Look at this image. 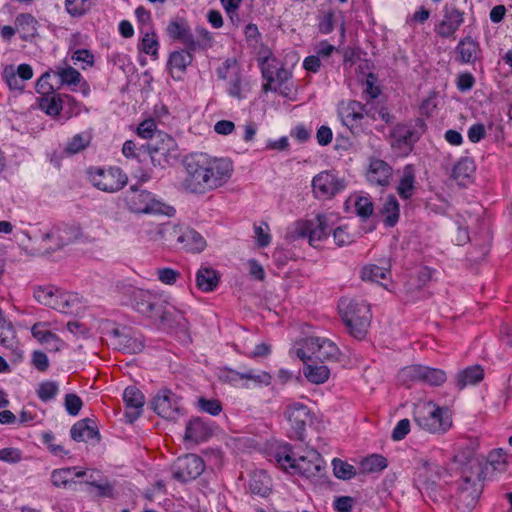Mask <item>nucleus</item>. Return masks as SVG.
<instances>
[{"instance_id": "473e14b6", "label": "nucleus", "mask_w": 512, "mask_h": 512, "mask_svg": "<svg viewBox=\"0 0 512 512\" xmlns=\"http://www.w3.org/2000/svg\"><path fill=\"white\" fill-rule=\"evenodd\" d=\"M206 242L204 238L195 230L184 226L182 235L180 236L179 249L189 252H201L205 248Z\"/></svg>"}, {"instance_id": "0eeeda50", "label": "nucleus", "mask_w": 512, "mask_h": 512, "mask_svg": "<svg viewBox=\"0 0 512 512\" xmlns=\"http://www.w3.org/2000/svg\"><path fill=\"white\" fill-rule=\"evenodd\" d=\"M296 354L304 362L307 359L335 362L339 359L340 350L327 338L308 337L304 340L303 348L297 349Z\"/></svg>"}, {"instance_id": "a19ab883", "label": "nucleus", "mask_w": 512, "mask_h": 512, "mask_svg": "<svg viewBox=\"0 0 512 512\" xmlns=\"http://www.w3.org/2000/svg\"><path fill=\"white\" fill-rule=\"evenodd\" d=\"M92 134L84 131L74 135L66 144L64 153L66 155H75L85 150L91 143Z\"/></svg>"}, {"instance_id": "ddd939ff", "label": "nucleus", "mask_w": 512, "mask_h": 512, "mask_svg": "<svg viewBox=\"0 0 512 512\" xmlns=\"http://www.w3.org/2000/svg\"><path fill=\"white\" fill-rule=\"evenodd\" d=\"M217 74L219 78L227 79L226 91L231 97L238 100L246 97L249 86L234 60H226L223 66L218 68Z\"/></svg>"}, {"instance_id": "a211bd4d", "label": "nucleus", "mask_w": 512, "mask_h": 512, "mask_svg": "<svg viewBox=\"0 0 512 512\" xmlns=\"http://www.w3.org/2000/svg\"><path fill=\"white\" fill-rule=\"evenodd\" d=\"M155 321H157L163 329L175 330L183 333H186L188 330L187 319L180 310L176 309V307L169 302V299H167L165 306L162 307Z\"/></svg>"}, {"instance_id": "338daca9", "label": "nucleus", "mask_w": 512, "mask_h": 512, "mask_svg": "<svg viewBox=\"0 0 512 512\" xmlns=\"http://www.w3.org/2000/svg\"><path fill=\"white\" fill-rule=\"evenodd\" d=\"M335 28V13L333 10L323 12L319 18L318 30L321 34H330Z\"/></svg>"}, {"instance_id": "6ab92c4d", "label": "nucleus", "mask_w": 512, "mask_h": 512, "mask_svg": "<svg viewBox=\"0 0 512 512\" xmlns=\"http://www.w3.org/2000/svg\"><path fill=\"white\" fill-rule=\"evenodd\" d=\"M463 22V12L456 7L446 5L443 9V19L436 24L435 32L442 38H453Z\"/></svg>"}, {"instance_id": "5701e85b", "label": "nucleus", "mask_w": 512, "mask_h": 512, "mask_svg": "<svg viewBox=\"0 0 512 512\" xmlns=\"http://www.w3.org/2000/svg\"><path fill=\"white\" fill-rule=\"evenodd\" d=\"M123 400L126 404L125 416L129 423H133L142 414L144 395L136 386H128L124 390Z\"/></svg>"}, {"instance_id": "37998d69", "label": "nucleus", "mask_w": 512, "mask_h": 512, "mask_svg": "<svg viewBox=\"0 0 512 512\" xmlns=\"http://www.w3.org/2000/svg\"><path fill=\"white\" fill-rule=\"evenodd\" d=\"M278 60L274 57H266L261 63V72L263 78L267 81L263 85L264 91L272 90L273 76L279 70Z\"/></svg>"}, {"instance_id": "58836bf2", "label": "nucleus", "mask_w": 512, "mask_h": 512, "mask_svg": "<svg viewBox=\"0 0 512 512\" xmlns=\"http://www.w3.org/2000/svg\"><path fill=\"white\" fill-rule=\"evenodd\" d=\"M484 377L483 369L476 365L468 367L458 373L456 377V386L461 390L467 385H475L479 383Z\"/></svg>"}, {"instance_id": "c85d7f7f", "label": "nucleus", "mask_w": 512, "mask_h": 512, "mask_svg": "<svg viewBox=\"0 0 512 512\" xmlns=\"http://www.w3.org/2000/svg\"><path fill=\"white\" fill-rule=\"evenodd\" d=\"M71 437L73 440L81 442V441H88L91 439H97L99 440L100 435L99 431L96 427V424L93 420L86 418L82 419L78 422H76L71 430Z\"/></svg>"}, {"instance_id": "6e6d98bb", "label": "nucleus", "mask_w": 512, "mask_h": 512, "mask_svg": "<svg viewBox=\"0 0 512 512\" xmlns=\"http://www.w3.org/2000/svg\"><path fill=\"white\" fill-rule=\"evenodd\" d=\"M361 467L365 472H378L387 467V459L381 455L373 454L361 462Z\"/></svg>"}, {"instance_id": "774afa93", "label": "nucleus", "mask_w": 512, "mask_h": 512, "mask_svg": "<svg viewBox=\"0 0 512 512\" xmlns=\"http://www.w3.org/2000/svg\"><path fill=\"white\" fill-rule=\"evenodd\" d=\"M64 405H65V409L69 415L77 416L83 406V402L78 395H76L74 393H69V394H66V396H65Z\"/></svg>"}, {"instance_id": "2eb2a0df", "label": "nucleus", "mask_w": 512, "mask_h": 512, "mask_svg": "<svg viewBox=\"0 0 512 512\" xmlns=\"http://www.w3.org/2000/svg\"><path fill=\"white\" fill-rule=\"evenodd\" d=\"M204 470V461L196 454H187L179 457L172 465L173 478L181 483L195 480Z\"/></svg>"}, {"instance_id": "864d4df0", "label": "nucleus", "mask_w": 512, "mask_h": 512, "mask_svg": "<svg viewBox=\"0 0 512 512\" xmlns=\"http://www.w3.org/2000/svg\"><path fill=\"white\" fill-rule=\"evenodd\" d=\"M365 114L372 120L381 119L385 123L392 122L393 116L388 112V109L380 104L367 103Z\"/></svg>"}, {"instance_id": "6e6552de", "label": "nucleus", "mask_w": 512, "mask_h": 512, "mask_svg": "<svg viewBox=\"0 0 512 512\" xmlns=\"http://www.w3.org/2000/svg\"><path fill=\"white\" fill-rule=\"evenodd\" d=\"M87 174L95 188L108 193L121 190L128 182L127 175L119 167H91Z\"/></svg>"}, {"instance_id": "4d7b16f0", "label": "nucleus", "mask_w": 512, "mask_h": 512, "mask_svg": "<svg viewBox=\"0 0 512 512\" xmlns=\"http://www.w3.org/2000/svg\"><path fill=\"white\" fill-rule=\"evenodd\" d=\"M333 472L338 479L349 480L356 475L354 466L342 461L341 459H333Z\"/></svg>"}, {"instance_id": "bf43d9fd", "label": "nucleus", "mask_w": 512, "mask_h": 512, "mask_svg": "<svg viewBox=\"0 0 512 512\" xmlns=\"http://www.w3.org/2000/svg\"><path fill=\"white\" fill-rule=\"evenodd\" d=\"M59 392V385L54 381H44L39 384L37 396L43 402L52 400Z\"/></svg>"}, {"instance_id": "bb28decb", "label": "nucleus", "mask_w": 512, "mask_h": 512, "mask_svg": "<svg viewBox=\"0 0 512 512\" xmlns=\"http://www.w3.org/2000/svg\"><path fill=\"white\" fill-rule=\"evenodd\" d=\"M113 345L116 349L128 354H136L142 351L143 344L125 329H113Z\"/></svg>"}, {"instance_id": "dca6fc26", "label": "nucleus", "mask_w": 512, "mask_h": 512, "mask_svg": "<svg viewBox=\"0 0 512 512\" xmlns=\"http://www.w3.org/2000/svg\"><path fill=\"white\" fill-rule=\"evenodd\" d=\"M284 415L291 424V436L297 440H303L307 421L310 418L309 408L300 402H293L286 406Z\"/></svg>"}, {"instance_id": "f704fd0d", "label": "nucleus", "mask_w": 512, "mask_h": 512, "mask_svg": "<svg viewBox=\"0 0 512 512\" xmlns=\"http://www.w3.org/2000/svg\"><path fill=\"white\" fill-rule=\"evenodd\" d=\"M397 192L402 199H409L415 192V170L412 165H406L397 186Z\"/></svg>"}, {"instance_id": "69168bd1", "label": "nucleus", "mask_w": 512, "mask_h": 512, "mask_svg": "<svg viewBox=\"0 0 512 512\" xmlns=\"http://www.w3.org/2000/svg\"><path fill=\"white\" fill-rule=\"evenodd\" d=\"M43 443L47 446L48 450L55 456L68 455L69 451L66 450L61 444L56 443V438L51 432H46L42 435Z\"/></svg>"}, {"instance_id": "a878e982", "label": "nucleus", "mask_w": 512, "mask_h": 512, "mask_svg": "<svg viewBox=\"0 0 512 512\" xmlns=\"http://www.w3.org/2000/svg\"><path fill=\"white\" fill-rule=\"evenodd\" d=\"M167 32L172 39L181 41L191 51H196L200 47L199 42L194 39L184 21H171L167 27Z\"/></svg>"}, {"instance_id": "f03ea898", "label": "nucleus", "mask_w": 512, "mask_h": 512, "mask_svg": "<svg viewBox=\"0 0 512 512\" xmlns=\"http://www.w3.org/2000/svg\"><path fill=\"white\" fill-rule=\"evenodd\" d=\"M338 308L348 333L355 339L362 340L371 322L369 305L363 300L341 299Z\"/></svg>"}, {"instance_id": "c9c22d12", "label": "nucleus", "mask_w": 512, "mask_h": 512, "mask_svg": "<svg viewBox=\"0 0 512 512\" xmlns=\"http://www.w3.org/2000/svg\"><path fill=\"white\" fill-rule=\"evenodd\" d=\"M15 26L23 40L34 37L37 32V21L28 13L19 14L15 19Z\"/></svg>"}, {"instance_id": "39448f33", "label": "nucleus", "mask_w": 512, "mask_h": 512, "mask_svg": "<svg viewBox=\"0 0 512 512\" xmlns=\"http://www.w3.org/2000/svg\"><path fill=\"white\" fill-rule=\"evenodd\" d=\"M483 483L478 473L463 474L455 482V491L452 495L456 508L461 512L472 511L480 498Z\"/></svg>"}, {"instance_id": "9d476101", "label": "nucleus", "mask_w": 512, "mask_h": 512, "mask_svg": "<svg viewBox=\"0 0 512 512\" xmlns=\"http://www.w3.org/2000/svg\"><path fill=\"white\" fill-rule=\"evenodd\" d=\"M277 461L285 469L289 467L305 477L316 476L323 464L321 455L314 449L308 450L306 455L298 458H293L290 454H278Z\"/></svg>"}, {"instance_id": "393cba45", "label": "nucleus", "mask_w": 512, "mask_h": 512, "mask_svg": "<svg viewBox=\"0 0 512 512\" xmlns=\"http://www.w3.org/2000/svg\"><path fill=\"white\" fill-rule=\"evenodd\" d=\"M49 322H37L31 328L32 336L49 351H59L63 342L49 329Z\"/></svg>"}, {"instance_id": "7c9ffc66", "label": "nucleus", "mask_w": 512, "mask_h": 512, "mask_svg": "<svg viewBox=\"0 0 512 512\" xmlns=\"http://www.w3.org/2000/svg\"><path fill=\"white\" fill-rule=\"evenodd\" d=\"M183 229V225H177L171 222L158 225L155 240H162L165 244L178 248Z\"/></svg>"}, {"instance_id": "13d9d810", "label": "nucleus", "mask_w": 512, "mask_h": 512, "mask_svg": "<svg viewBox=\"0 0 512 512\" xmlns=\"http://www.w3.org/2000/svg\"><path fill=\"white\" fill-rule=\"evenodd\" d=\"M53 73L59 76L61 82L63 84H67L69 86H76L81 80V74L79 71L74 69L73 67L60 68L57 67Z\"/></svg>"}, {"instance_id": "20e7f679", "label": "nucleus", "mask_w": 512, "mask_h": 512, "mask_svg": "<svg viewBox=\"0 0 512 512\" xmlns=\"http://www.w3.org/2000/svg\"><path fill=\"white\" fill-rule=\"evenodd\" d=\"M125 203L128 209L138 214H163L173 216L175 209L144 189L134 185L125 194Z\"/></svg>"}, {"instance_id": "4c0bfd02", "label": "nucleus", "mask_w": 512, "mask_h": 512, "mask_svg": "<svg viewBox=\"0 0 512 512\" xmlns=\"http://www.w3.org/2000/svg\"><path fill=\"white\" fill-rule=\"evenodd\" d=\"M189 49L174 51L170 54L168 59V66L171 72L173 73L175 70L184 73L188 65L193 61V53Z\"/></svg>"}, {"instance_id": "f3484780", "label": "nucleus", "mask_w": 512, "mask_h": 512, "mask_svg": "<svg viewBox=\"0 0 512 512\" xmlns=\"http://www.w3.org/2000/svg\"><path fill=\"white\" fill-rule=\"evenodd\" d=\"M445 474V469L432 461L423 460L417 469V482L427 493L435 492Z\"/></svg>"}, {"instance_id": "8fccbe9b", "label": "nucleus", "mask_w": 512, "mask_h": 512, "mask_svg": "<svg viewBox=\"0 0 512 512\" xmlns=\"http://www.w3.org/2000/svg\"><path fill=\"white\" fill-rule=\"evenodd\" d=\"M159 43L154 32L146 31L139 44V49L145 54L151 55L154 58L158 57Z\"/></svg>"}, {"instance_id": "680f3d73", "label": "nucleus", "mask_w": 512, "mask_h": 512, "mask_svg": "<svg viewBox=\"0 0 512 512\" xmlns=\"http://www.w3.org/2000/svg\"><path fill=\"white\" fill-rule=\"evenodd\" d=\"M2 77L10 89L23 90L25 87L24 81L19 78L12 65H8L4 68Z\"/></svg>"}, {"instance_id": "1a4fd4ad", "label": "nucleus", "mask_w": 512, "mask_h": 512, "mask_svg": "<svg viewBox=\"0 0 512 512\" xmlns=\"http://www.w3.org/2000/svg\"><path fill=\"white\" fill-rule=\"evenodd\" d=\"M148 153L154 166L165 167L177 159V143L165 132H158L147 144Z\"/></svg>"}, {"instance_id": "aec40b11", "label": "nucleus", "mask_w": 512, "mask_h": 512, "mask_svg": "<svg viewBox=\"0 0 512 512\" xmlns=\"http://www.w3.org/2000/svg\"><path fill=\"white\" fill-rule=\"evenodd\" d=\"M152 409L161 417L175 419L179 413L178 398L170 390H161L151 402Z\"/></svg>"}, {"instance_id": "7ed1b4c3", "label": "nucleus", "mask_w": 512, "mask_h": 512, "mask_svg": "<svg viewBox=\"0 0 512 512\" xmlns=\"http://www.w3.org/2000/svg\"><path fill=\"white\" fill-rule=\"evenodd\" d=\"M414 421L420 428L430 433H445L452 426L450 410L431 401L415 406Z\"/></svg>"}, {"instance_id": "3c124183", "label": "nucleus", "mask_w": 512, "mask_h": 512, "mask_svg": "<svg viewBox=\"0 0 512 512\" xmlns=\"http://www.w3.org/2000/svg\"><path fill=\"white\" fill-rule=\"evenodd\" d=\"M76 469V467H72L53 470L51 473V482L53 486L57 488H67L71 483H74L71 480L70 475L73 470Z\"/></svg>"}, {"instance_id": "de8ad7c7", "label": "nucleus", "mask_w": 512, "mask_h": 512, "mask_svg": "<svg viewBox=\"0 0 512 512\" xmlns=\"http://www.w3.org/2000/svg\"><path fill=\"white\" fill-rule=\"evenodd\" d=\"M231 379H235L236 377H239L240 379H246V380H252L258 385H265L268 386L271 383V375L267 372H259L255 373L253 370H248L246 372H236L231 370Z\"/></svg>"}, {"instance_id": "49530a36", "label": "nucleus", "mask_w": 512, "mask_h": 512, "mask_svg": "<svg viewBox=\"0 0 512 512\" xmlns=\"http://www.w3.org/2000/svg\"><path fill=\"white\" fill-rule=\"evenodd\" d=\"M62 305H56V310L64 314L77 313L81 307L79 297L75 293L66 292L62 294Z\"/></svg>"}, {"instance_id": "9b49d317", "label": "nucleus", "mask_w": 512, "mask_h": 512, "mask_svg": "<svg viewBox=\"0 0 512 512\" xmlns=\"http://www.w3.org/2000/svg\"><path fill=\"white\" fill-rule=\"evenodd\" d=\"M329 220L327 215L318 214L315 220L297 221L294 225V236L297 238L308 237L309 244L316 246L318 242L328 237L331 230Z\"/></svg>"}, {"instance_id": "e433bc0d", "label": "nucleus", "mask_w": 512, "mask_h": 512, "mask_svg": "<svg viewBox=\"0 0 512 512\" xmlns=\"http://www.w3.org/2000/svg\"><path fill=\"white\" fill-rule=\"evenodd\" d=\"M381 213L384 217L383 221L385 226L394 227L397 224L400 215V205L397 198L394 195L387 196L383 204Z\"/></svg>"}, {"instance_id": "ea45409f", "label": "nucleus", "mask_w": 512, "mask_h": 512, "mask_svg": "<svg viewBox=\"0 0 512 512\" xmlns=\"http://www.w3.org/2000/svg\"><path fill=\"white\" fill-rule=\"evenodd\" d=\"M68 97L67 95L55 93L39 97V107L47 115L58 116L63 108V99Z\"/></svg>"}, {"instance_id": "b1692460", "label": "nucleus", "mask_w": 512, "mask_h": 512, "mask_svg": "<svg viewBox=\"0 0 512 512\" xmlns=\"http://www.w3.org/2000/svg\"><path fill=\"white\" fill-rule=\"evenodd\" d=\"M392 167L381 159H372L367 170V180L370 184L386 187L392 177Z\"/></svg>"}, {"instance_id": "5fc2aeb1", "label": "nucleus", "mask_w": 512, "mask_h": 512, "mask_svg": "<svg viewBox=\"0 0 512 512\" xmlns=\"http://www.w3.org/2000/svg\"><path fill=\"white\" fill-rule=\"evenodd\" d=\"M388 275V269L377 265L365 266L361 271V278L372 282H380V280L386 279Z\"/></svg>"}, {"instance_id": "603ef678", "label": "nucleus", "mask_w": 512, "mask_h": 512, "mask_svg": "<svg viewBox=\"0 0 512 512\" xmlns=\"http://www.w3.org/2000/svg\"><path fill=\"white\" fill-rule=\"evenodd\" d=\"M91 0H65V8L72 17H80L86 14L91 8Z\"/></svg>"}, {"instance_id": "79ce46f5", "label": "nucleus", "mask_w": 512, "mask_h": 512, "mask_svg": "<svg viewBox=\"0 0 512 512\" xmlns=\"http://www.w3.org/2000/svg\"><path fill=\"white\" fill-rule=\"evenodd\" d=\"M304 376L313 384H323L330 376V370L326 365H307L304 368Z\"/></svg>"}, {"instance_id": "0e129e2a", "label": "nucleus", "mask_w": 512, "mask_h": 512, "mask_svg": "<svg viewBox=\"0 0 512 512\" xmlns=\"http://www.w3.org/2000/svg\"><path fill=\"white\" fill-rule=\"evenodd\" d=\"M56 290L57 288L53 286L38 287L34 291V297L38 303L50 307V305H55L52 301L54 300L53 296Z\"/></svg>"}, {"instance_id": "c756f323", "label": "nucleus", "mask_w": 512, "mask_h": 512, "mask_svg": "<svg viewBox=\"0 0 512 512\" xmlns=\"http://www.w3.org/2000/svg\"><path fill=\"white\" fill-rule=\"evenodd\" d=\"M249 490L253 495L267 497L272 490L271 478L264 470L254 471L250 476Z\"/></svg>"}, {"instance_id": "4468645a", "label": "nucleus", "mask_w": 512, "mask_h": 512, "mask_svg": "<svg viewBox=\"0 0 512 512\" xmlns=\"http://www.w3.org/2000/svg\"><path fill=\"white\" fill-rule=\"evenodd\" d=\"M345 187V180L333 171H322L312 179V190L317 199H331Z\"/></svg>"}, {"instance_id": "72a5a7b5", "label": "nucleus", "mask_w": 512, "mask_h": 512, "mask_svg": "<svg viewBox=\"0 0 512 512\" xmlns=\"http://www.w3.org/2000/svg\"><path fill=\"white\" fill-rule=\"evenodd\" d=\"M220 280L218 272L212 268H200L196 274L197 287L203 292H211L216 289Z\"/></svg>"}, {"instance_id": "412c9836", "label": "nucleus", "mask_w": 512, "mask_h": 512, "mask_svg": "<svg viewBox=\"0 0 512 512\" xmlns=\"http://www.w3.org/2000/svg\"><path fill=\"white\" fill-rule=\"evenodd\" d=\"M80 235L81 229L78 225L59 224L43 235V241L53 240L55 242V249H61L65 245L77 240Z\"/></svg>"}, {"instance_id": "09e8293b", "label": "nucleus", "mask_w": 512, "mask_h": 512, "mask_svg": "<svg viewBox=\"0 0 512 512\" xmlns=\"http://www.w3.org/2000/svg\"><path fill=\"white\" fill-rule=\"evenodd\" d=\"M421 381L433 386H439L446 381V373L441 369L423 366Z\"/></svg>"}, {"instance_id": "2f4dec72", "label": "nucleus", "mask_w": 512, "mask_h": 512, "mask_svg": "<svg viewBox=\"0 0 512 512\" xmlns=\"http://www.w3.org/2000/svg\"><path fill=\"white\" fill-rule=\"evenodd\" d=\"M456 51L458 53L457 60L461 63H474L481 52L479 43L472 39L471 37H466L458 43L456 47Z\"/></svg>"}, {"instance_id": "e2e57ef3", "label": "nucleus", "mask_w": 512, "mask_h": 512, "mask_svg": "<svg viewBox=\"0 0 512 512\" xmlns=\"http://www.w3.org/2000/svg\"><path fill=\"white\" fill-rule=\"evenodd\" d=\"M507 454L502 448L495 449L488 454V462L497 471H504L506 469Z\"/></svg>"}, {"instance_id": "423d86ee", "label": "nucleus", "mask_w": 512, "mask_h": 512, "mask_svg": "<svg viewBox=\"0 0 512 512\" xmlns=\"http://www.w3.org/2000/svg\"><path fill=\"white\" fill-rule=\"evenodd\" d=\"M426 129L423 119L417 118L414 124L399 123L394 126L390 133L392 148L398 150L402 155H408L414 148V144L420 139Z\"/></svg>"}, {"instance_id": "4be33fe9", "label": "nucleus", "mask_w": 512, "mask_h": 512, "mask_svg": "<svg viewBox=\"0 0 512 512\" xmlns=\"http://www.w3.org/2000/svg\"><path fill=\"white\" fill-rule=\"evenodd\" d=\"M365 110L366 104L364 105L359 101L351 100L340 106L339 116L343 125L352 131L360 126L361 120L366 115Z\"/></svg>"}, {"instance_id": "a18cd8bd", "label": "nucleus", "mask_w": 512, "mask_h": 512, "mask_svg": "<svg viewBox=\"0 0 512 512\" xmlns=\"http://www.w3.org/2000/svg\"><path fill=\"white\" fill-rule=\"evenodd\" d=\"M474 171V162L467 157L461 158L453 167L452 177L457 181H464L468 179Z\"/></svg>"}, {"instance_id": "f257e3e1", "label": "nucleus", "mask_w": 512, "mask_h": 512, "mask_svg": "<svg viewBox=\"0 0 512 512\" xmlns=\"http://www.w3.org/2000/svg\"><path fill=\"white\" fill-rule=\"evenodd\" d=\"M182 188L189 193L204 194L224 185L231 177L233 165L224 158L190 155L184 160Z\"/></svg>"}, {"instance_id": "c03bdc74", "label": "nucleus", "mask_w": 512, "mask_h": 512, "mask_svg": "<svg viewBox=\"0 0 512 512\" xmlns=\"http://www.w3.org/2000/svg\"><path fill=\"white\" fill-rule=\"evenodd\" d=\"M291 77V72L281 66L273 76L271 91L279 92L282 96L287 97L290 94V88L286 85V83Z\"/></svg>"}, {"instance_id": "052dcab7", "label": "nucleus", "mask_w": 512, "mask_h": 512, "mask_svg": "<svg viewBox=\"0 0 512 512\" xmlns=\"http://www.w3.org/2000/svg\"><path fill=\"white\" fill-rule=\"evenodd\" d=\"M421 372H423L422 365H410L400 370L398 378L404 384L421 381Z\"/></svg>"}, {"instance_id": "f8f14e48", "label": "nucleus", "mask_w": 512, "mask_h": 512, "mask_svg": "<svg viewBox=\"0 0 512 512\" xmlns=\"http://www.w3.org/2000/svg\"><path fill=\"white\" fill-rule=\"evenodd\" d=\"M169 297L164 293L153 292L144 289H135L132 292V303L134 309L155 321L162 307L165 306Z\"/></svg>"}, {"instance_id": "cd10ccee", "label": "nucleus", "mask_w": 512, "mask_h": 512, "mask_svg": "<svg viewBox=\"0 0 512 512\" xmlns=\"http://www.w3.org/2000/svg\"><path fill=\"white\" fill-rule=\"evenodd\" d=\"M212 435L211 427L201 418H194L186 425L185 440L199 443Z\"/></svg>"}]
</instances>
